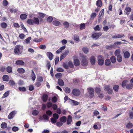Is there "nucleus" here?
I'll return each mask as SVG.
<instances>
[{
  "instance_id": "nucleus-1",
  "label": "nucleus",
  "mask_w": 133,
  "mask_h": 133,
  "mask_svg": "<svg viewBox=\"0 0 133 133\" xmlns=\"http://www.w3.org/2000/svg\"><path fill=\"white\" fill-rule=\"evenodd\" d=\"M23 49V46L20 45H16L14 50V52L18 55L21 53V51Z\"/></svg>"
},
{
  "instance_id": "nucleus-2",
  "label": "nucleus",
  "mask_w": 133,
  "mask_h": 133,
  "mask_svg": "<svg viewBox=\"0 0 133 133\" xmlns=\"http://www.w3.org/2000/svg\"><path fill=\"white\" fill-rule=\"evenodd\" d=\"M81 63L83 66H86L88 65V62L87 57L86 56L84 55L82 56Z\"/></svg>"
},
{
  "instance_id": "nucleus-3",
  "label": "nucleus",
  "mask_w": 133,
  "mask_h": 133,
  "mask_svg": "<svg viewBox=\"0 0 133 133\" xmlns=\"http://www.w3.org/2000/svg\"><path fill=\"white\" fill-rule=\"evenodd\" d=\"M87 90L89 93V97L90 98H93L94 96V90L93 88L89 87L87 89Z\"/></svg>"
},
{
  "instance_id": "nucleus-4",
  "label": "nucleus",
  "mask_w": 133,
  "mask_h": 133,
  "mask_svg": "<svg viewBox=\"0 0 133 133\" xmlns=\"http://www.w3.org/2000/svg\"><path fill=\"white\" fill-rule=\"evenodd\" d=\"M102 35L101 32L94 33L92 35L91 37L94 39H98Z\"/></svg>"
},
{
  "instance_id": "nucleus-5",
  "label": "nucleus",
  "mask_w": 133,
  "mask_h": 133,
  "mask_svg": "<svg viewBox=\"0 0 133 133\" xmlns=\"http://www.w3.org/2000/svg\"><path fill=\"white\" fill-rule=\"evenodd\" d=\"M52 23L54 25L56 26H58L61 24L60 21L59 20H57L56 18L54 19Z\"/></svg>"
},
{
  "instance_id": "nucleus-6",
  "label": "nucleus",
  "mask_w": 133,
  "mask_h": 133,
  "mask_svg": "<svg viewBox=\"0 0 133 133\" xmlns=\"http://www.w3.org/2000/svg\"><path fill=\"white\" fill-rule=\"evenodd\" d=\"M73 94L75 96H79L81 93L80 90L77 89H73L72 91Z\"/></svg>"
},
{
  "instance_id": "nucleus-7",
  "label": "nucleus",
  "mask_w": 133,
  "mask_h": 133,
  "mask_svg": "<svg viewBox=\"0 0 133 133\" xmlns=\"http://www.w3.org/2000/svg\"><path fill=\"white\" fill-rule=\"evenodd\" d=\"M98 58V64L99 65H102L104 63V61L102 58V56L101 55L99 56Z\"/></svg>"
},
{
  "instance_id": "nucleus-8",
  "label": "nucleus",
  "mask_w": 133,
  "mask_h": 133,
  "mask_svg": "<svg viewBox=\"0 0 133 133\" xmlns=\"http://www.w3.org/2000/svg\"><path fill=\"white\" fill-rule=\"evenodd\" d=\"M124 36L125 35L123 34L122 35L117 34L115 35L114 36H113L112 38L115 39L119 38Z\"/></svg>"
},
{
  "instance_id": "nucleus-9",
  "label": "nucleus",
  "mask_w": 133,
  "mask_h": 133,
  "mask_svg": "<svg viewBox=\"0 0 133 133\" xmlns=\"http://www.w3.org/2000/svg\"><path fill=\"white\" fill-rule=\"evenodd\" d=\"M131 11V8L129 6H126L125 9V14L127 15L130 14V12Z\"/></svg>"
},
{
  "instance_id": "nucleus-10",
  "label": "nucleus",
  "mask_w": 133,
  "mask_h": 133,
  "mask_svg": "<svg viewBox=\"0 0 133 133\" xmlns=\"http://www.w3.org/2000/svg\"><path fill=\"white\" fill-rule=\"evenodd\" d=\"M16 113V112L15 111H12L9 115L8 116V119H11L12 118Z\"/></svg>"
},
{
  "instance_id": "nucleus-11",
  "label": "nucleus",
  "mask_w": 133,
  "mask_h": 133,
  "mask_svg": "<svg viewBox=\"0 0 133 133\" xmlns=\"http://www.w3.org/2000/svg\"><path fill=\"white\" fill-rule=\"evenodd\" d=\"M90 62L91 64L92 65H94L95 64L96 60L95 57L93 56L91 57L90 59Z\"/></svg>"
},
{
  "instance_id": "nucleus-12",
  "label": "nucleus",
  "mask_w": 133,
  "mask_h": 133,
  "mask_svg": "<svg viewBox=\"0 0 133 133\" xmlns=\"http://www.w3.org/2000/svg\"><path fill=\"white\" fill-rule=\"evenodd\" d=\"M46 55L50 60L52 59L54 55L51 52H47L46 53Z\"/></svg>"
},
{
  "instance_id": "nucleus-13",
  "label": "nucleus",
  "mask_w": 133,
  "mask_h": 133,
  "mask_svg": "<svg viewBox=\"0 0 133 133\" xmlns=\"http://www.w3.org/2000/svg\"><path fill=\"white\" fill-rule=\"evenodd\" d=\"M72 118L70 115H69L68 116V119L67 122V124H70L72 122Z\"/></svg>"
},
{
  "instance_id": "nucleus-14",
  "label": "nucleus",
  "mask_w": 133,
  "mask_h": 133,
  "mask_svg": "<svg viewBox=\"0 0 133 133\" xmlns=\"http://www.w3.org/2000/svg\"><path fill=\"white\" fill-rule=\"evenodd\" d=\"M58 83L61 86H63L64 85V83L63 80L61 79H59L58 81Z\"/></svg>"
},
{
  "instance_id": "nucleus-15",
  "label": "nucleus",
  "mask_w": 133,
  "mask_h": 133,
  "mask_svg": "<svg viewBox=\"0 0 133 133\" xmlns=\"http://www.w3.org/2000/svg\"><path fill=\"white\" fill-rule=\"evenodd\" d=\"M33 19L34 24H39V20L38 18L34 17Z\"/></svg>"
},
{
  "instance_id": "nucleus-16",
  "label": "nucleus",
  "mask_w": 133,
  "mask_h": 133,
  "mask_svg": "<svg viewBox=\"0 0 133 133\" xmlns=\"http://www.w3.org/2000/svg\"><path fill=\"white\" fill-rule=\"evenodd\" d=\"M16 64L17 65H23L24 64V63L22 60H18L16 61Z\"/></svg>"
},
{
  "instance_id": "nucleus-17",
  "label": "nucleus",
  "mask_w": 133,
  "mask_h": 133,
  "mask_svg": "<svg viewBox=\"0 0 133 133\" xmlns=\"http://www.w3.org/2000/svg\"><path fill=\"white\" fill-rule=\"evenodd\" d=\"M31 39V37H29L24 41V43L25 44H28L30 43V41Z\"/></svg>"
},
{
  "instance_id": "nucleus-18",
  "label": "nucleus",
  "mask_w": 133,
  "mask_h": 133,
  "mask_svg": "<svg viewBox=\"0 0 133 133\" xmlns=\"http://www.w3.org/2000/svg\"><path fill=\"white\" fill-rule=\"evenodd\" d=\"M3 79L4 81H8L9 79V77L6 75H5L3 77Z\"/></svg>"
},
{
  "instance_id": "nucleus-19",
  "label": "nucleus",
  "mask_w": 133,
  "mask_h": 133,
  "mask_svg": "<svg viewBox=\"0 0 133 133\" xmlns=\"http://www.w3.org/2000/svg\"><path fill=\"white\" fill-rule=\"evenodd\" d=\"M27 23L30 25H33L34 24L33 20V19H29L27 21Z\"/></svg>"
},
{
  "instance_id": "nucleus-20",
  "label": "nucleus",
  "mask_w": 133,
  "mask_h": 133,
  "mask_svg": "<svg viewBox=\"0 0 133 133\" xmlns=\"http://www.w3.org/2000/svg\"><path fill=\"white\" fill-rule=\"evenodd\" d=\"M124 56L125 58H128L130 57V54L128 51H126L124 53Z\"/></svg>"
},
{
  "instance_id": "nucleus-21",
  "label": "nucleus",
  "mask_w": 133,
  "mask_h": 133,
  "mask_svg": "<svg viewBox=\"0 0 133 133\" xmlns=\"http://www.w3.org/2000/svg\"><path fill=\"white\" fill-rule=\"evenodd\" d=\"M66 120V118L65 116H63L60 118V120L62 122L65 123Z\"/></svg>"
},
{
  "instance_id": "nucleus-22",
  "label": "nucleus",
  "mask_w": 133,
  "mask_h": 133,
  "mask_svg": "<svg viewBox=\"0 0 133 133\" xmlns=\"http://www.w3.org/2000/svg\"><path fill=\"white\" fill-rule=\"evenodd\" d=\"M74 63L75 66H77L79 65L80 62L78 59H76L74 60Z\"/></svg>"
},
{
  "instance_id": "nucleus-23",
  "label": "nucleus",
  "mask_w": 133,
  "mask_h": 133,
  "mask_svg": "<svg viewBox=\"0 0 133 133\" xmlns=\"http://www.w3.org/2000/svg\"><path fill=\"white\" fill-rule=\"evenodd\" d=\"M97 123L98 124L97 125H98V126L96 124H95L93 126L94 128L96 129H100L101 128V124L99 123V122H98Z\"/></svg>"
},
{
  "instance_id": "nucleus-24",
  "label": "nucleus",
  "mask_w": 133,
  "mask_h": 133,
  "mask_svg": "<svg viewBox=\"0 0 133 133\" xmlns=\"http://www.w3.org/2000/svg\"><path fill=\"white\" fill-rule=\"evenodd\" d=\"M48 96L46 94H44L43 96V100L44 102H46Z\"/></svg>"
},
{
  "instance_id": "nucleus-25",
  "label": "nucleus",
  "mask_w": 133,
  "mask_h": 133,
  "mask_svg": "<svg viewBox=\"0 0 133 133\" xmlns=\"http://www.w3.org/2000/svg\"><path fill=\"white\" fill-rule=\"evenodd\" d=\"M6 71L9 73H11L12 72V68L10 66H8L6 68Z\"/></svg>"
},
{
  "instance_id": "nucleus-26",
  "label": "nucleus",
  "mask_w": 133,
  "mask_h": 133,
  "mask_svg": "<svg viewBox=\"0 0 133 133\" xmlns=\"http://www.w3.org/2000/svg\"><path fill=\"white\" fill-rule=\"evenodd\" d=\"M9 91H8L5 92L3 94L2 98H4L8 96L9 95Z\"/></svg>"
},
{
  "instance_id": "nucleus-27",
  "label": "nucleus",
  "mask_w": 133,
  "mask_h": 133,
  "mask_svg": "<svg viewBox=\"0 0 133 133\" xmlns=\"http://www.w3.org/2000/svg\"><path fill=\"white\" fill-rule=\"evenodd\" d=\"M121 53V50L120 49H117L116 50L115 52V55L116 56H117L120 55V54Z\"/></svg>"
},
{
  "instance_id": "nucleus-28",
  "label": "nucleus",
  "mask_w": 133,
  "mask_h": 133,
  "mask_svg": "<svg viewBox=\"0 0 133 133\" xmlns=\"http://www.w3.org/2000/svg\"><path fill=\"white\" fill-rule=\"evenodd\" d=\"M110 59L112 63H115L116 62V58L114 56L111 57L110 58Z\"/></svg>"
},
{
  "instance_id": "nucleus-29",
  "label": "nucleus",
  "mask_w": 133,
  "mask_h": 133,
  "mask_svg": "<svg viewBox=\"0 0 133 133\" xmlns=\"http://www.w3.org/2000/svg\"><path fill=\"white\" fill-rule=\"evenodd\" d=\"M31 77L33 81L35 80L36 79V75L33 71H32Z\"/></svg>"
},
{
  "instance_id": "nucleus-30",
  "label": "nucleus",
  "mask_w": 133,
  "mask_h": 133,
  "mask_svg": "<svg viewBox=\"0 0 133 133\" xmlns=\"http://www.w3.org/2000/svg\"><path fill=\"white\" fill-rule=\"evenodd\" d=\"M111 64V62L109 59H107L105 60V64L106 65L109 66Z\"/></svg>"
},
{
  "instance_id": "nucleus-31",
  "label": "nucleus",
  "mask_w": 133,
  "mask_h": 133,
  "mask_svg": "<svg viewBox=\"0 0 133 133\" xmlns=\"http://www.w3.org/2000/svg\"><path fill=\"white\" fill-rule=\"evenodd\" d=\"M63 25L64 27L66 29L68 28L69 26V23L67 22H65L63 23Z\"/></svg>"
},
{
  "instance_id": "nucleus-32",
  "label": "nucleus",
  "mask_w": 133,
  "mask_h": 133,
  "mask_svg": "<svg viewBox=\"0 0 133 133\" xmlns=\"http://www.w3.org/2000/svg\"><path fill=\"white\" fill-rule=\"evenodd\" d=\"M96 4L98 6L101 7L102 5V2L101 0H98L97 1Z\"/></svg>"
},
{
  "instance_id": "nucleus-33",
  "label": "nucleus",
  "mask_w": 133,
  "mask_h": 133,
  "mask_svg": "<svg viewBox=\"0 0 133 133\" xmlns=\"http://www.w3.org/2000/svg\"><path fill=\"white\" fill-rule=\"evenodd\" d=\"M17 71L19 73H23L25 72V71L24 69L22 68H18Z\"/></svg>"
},
{
  "instance_id": "nucleus-34",
  "label": "nucleus",
  "mask_w": 133,
  "mask_h": 133,
  "mask_svg": "<svg viewBox=\"0 0 133 133\" xmlns=\"http://www.w3.org/2000/svg\"><path fill=\"white\" fill-rule=\"evenodd\" d=\"M22 20H24L27 17V16L25 14H22L20 16Z\"/></svg>"
},
{
  "instance_id": "nucleus-35",
  "label": "nucleus",
  "mask_w": 133,
  "mask_h": 133,
  "mask_svg": "<svg viewBox=\"0 0 133 133\" xmlns=\"http://www.w3.org/2000/svg\"><path fill=\"white\" fill-rule=\"evenodd\" d=\"M82 50L85 54L88 53L89 52L88 48L86 47L83 48Z\"/></svg>"
},
{
  "instance_id": "nucleus-36",
  "label": "nucleus",
  "mask_w": 133,
  "mask_h": 133,
  "mask_svg": "<svg viewBox=\"0 0 133 133\" xmlns=\"http://www.w3.org/2000/svg\"><path fill=\"white\" fill-rule=\"evenodd\" d=\"M126 87L127 89H131L132 88L133 85L132 84H129L127 85Z\"/></svg>"
},
{
  "instance_id": "nucleus-37",
  "label": "nucleus",
  "mask_w": 133,
  "mask_h": 133,
  "mask_svg": "<svg viewBox=\"0 0 133 133\" xmlns=\"http://www.w3.org/2000/svg\"><path fill=\"white\" fill-rule=\"evenodd\" d=\"M1 127L2 128H5L7 127L6 123L5 122H3L1 125Z\"/></svg>"
},
{
  "instance_id": "nucleus-38",
  "label": "nucleus",
  "mask_w": 133,
  "mask_h": 133,
  "mask_svg": "<svg viewBox=\"0 0 133 133\" xmlns=\"http://www.w3.org/2000/svg\"><path fill=\"white\" fill-rule=\"evenodd\" d=\"M1 27L3 28H5L7 26V24L5 22H3L1 23Z\"/></svg>"
},
{
  "instance_id": "nucleus-39",
  "label": "nucleus",
  "mask_w": 133,
  "mask_h": 133,
  "mask_svg": "<svg viewBox=\"0 0 133 133\" xmlns=\"http://www.w3.org/2000/svg\"><path fill=\"white\" fill-rule=\"evenodd\" d=\"M39 15L38 17L43 18L45 15V14L39 12L38 14Z\"/></svg>"
},
{
  "instance_id": "nucleus-40",
  "label": "nucleus",
  "mask_w": 133,
  "mask_h": 133,
  "mask_svg": "<svg viewBox=\"0 0 133 133\" xmlns=\"http://www.w3.org/2000/svg\"><path fill=\"white\" fill-rule=\"evenodd\" d=\"M117 56V59L118 61L119 62H121L122 60L121 56V55H120Z\"/></svg>"
},
{
  "instance_id": "nucleus-41",
  "label": "nucleus",
  "mask_w": 133,
  "mask_h": 133,
  "mask_svg": "<svg viewBox=\"0 0 133 133\" xmlns=\"http://www.w3.org/2000/svg\"><path fill=\"white\" fill-rule=\"evenodd\" d=\"M133 126L132 124V123H128L126 125V127L128 128H131Z\"/></svg>"
},
{
  "instance_id": "nucleus-42",
  "label": "nucleus",
  "mask_w": 133,
  "mask_h": 133,
  "mask_svg": "<svg viewBox=\"0 0 133 133\" xmlns=\"http://www.w3.org/2000/svg\"><path fill=\"white\" fill-rule=\"evenodd\" d=\"M119 86L117 85H115L114 86L113 89L115 91H117L119 89Z\"/></svg>"
},
{
  "instance_id": "nucleus-43",
  "label": "nucleus",
  "mask_w": 133,
  "mask_h": 133,
  "mask_svg": "<svg viewBox=\"0 0 133 133\" xmlns=\"http://www.w3.org/2000/svg\"><path fill=\"white\" fill-rule=\"evenodd\" d=\"M96 14L95 13H92L91 15V19H93L94 18L96 17Z\"/></svg>"
},
{
  "instance_id": "nucleus-44",
  "label": "nucleus",
  "mask_w": 133,
  "mask_h": 133,
  "mask_svg": "<svg viewBox=\"0 0 133 133\" xmlns=\"http://www.w3.org/2000/svg\"><path fill=\"white\" fill-rule=\"evenodd\" d=\"M53 20V17L51 16H50L49 17L47 18V21L48 22L50 23Z\"/></svg>"
},
{
  "instance_id": "nucleus-45",
  "label": "nucleus",
  "mask_w": 133,
  "mask_h": 133,
  "mask_svg": "<svg viewBox=\"0 0 133 133\" xmlns=\"http://www.w3.org/2000/svg\"><path fill=\"white\" fill-rule=\"evenodd\" d=\"M70 88L66 87L64 91L67 93H69L70 92Z\"/></svg>"
},
{
  "instance_id": "nucleus-46",
  "label": "nucleus",
  "mask_w": 133,
  "mask_h": 133,
  "mask_svg": "<svg viewBox=\"0 0 133 133\" xmlns=\"http://www.w3.org/2000/svg\"><path fill=\"white\" fill-rule=\"evenodd\" d=\"M71 101L73 103V104L74 105H78L79 104L78 102L76 101H75L72 100H71Z\"/></svg>"
},
{
  "instance_id": "nucleus-47",
  "label": "nucleus",
  "mask_w": 133,
  "mask_h": 133,
  "mask_svg": "<svg viewBox=\"0 0 133 133\" xmlns=\"http://www.w3.org/2000/svg\"><path fill=\"white\" fill-rule=\"evenodd\" d=\"M19 90L22 91H24L26 90V89L23 87H20L18 88Z\"/></svg>"
},
{
  "instance_id": "nucleus-48",
  "label": "nucleus",
  "mask_w": 133,
  "mask_h": 133,
  "mask_svg": "<svg viewBox=\"0 0 133 133\" xmlns=\"http://www.w3.org/2000/svg\"><path fill=\"white\" fill-rule=\"evenodd\" d=\"M38 113V111L37 110H34L32 111V114L34 116H36Z\"/></svg>"
},
{
  "instance_id": "nucleus-49",
  "label": "nucleus",
  "mask_w": 133,
  "mask_h": 133,
  "mask_svg": "<svg viewBox=\"0 0 133 133\" xmlns=\"http://www.w3.org/2000/svg\"><path fill=\"white\" fill-rule=\"evenodd\" d=\"M39 48L43 50H45L46 48V46L44 45H41L39 46Z\"/></svg>"
},
{
  "instance_id": "nucleus-50",
  "label": "nucleus",
  "mask_w": 133,
  "mask_h": 133,
  "mask_svg": "<svg viewBox=\"0 0 133 133\" xmlns=\"http://www.w3.org/2000/svg\"><path fill=\"white\" fill-rule=\"evenodd\" d=\"M128 81L127 80H124L122 83V86L123 87H124L125 86L126 84L127 83Z\"/></svg>"
},
{
  "instance_id": "nucleus-51",
  "label": "nucleus",
  "mask_w": 133,
  "mask_h": 133,
  "mask_svg": "<svg viewBox=\"0 0 133 133\" xmlns=\"http://www.w3.org/2000/svg\"><path fill=\"white\" fill-rule=\"evenodd\" d=\"M20 25L21 28L25 32L27 31V30H26V28L24 27L23 24L22 23Z\"/></svg>"
},
{
  "instance_id": "nucleus-52",
  "label": "nucleus",
  "mask_w": 133,
  "mask_h": 133,
  "mask_svg": "<svg viewBox=\"0 0 133 133\" xmlns=\"http://www.w3.org/2000/svg\"><path fill=\"white\" fill-rule=\"evenodd\" d=\"M69 66L71 68H73L74 67L73 63L71 61H69L68 63Z\"/></svg>"
},
{
  "instance_id": "nucleus-53",
  "label": "nucleus",
  "mask_w": 133,
  "mask_h": 133,
  "mask_svg": "<svg viewBox=\"0 0 133 133\" xmlns=\"http://www.w3.org/2000/svg\"><path fill=\"white\" fill-rule=\"evenodd\" d=\"M63 66L65 69H67L69 68V65L65 63H64L63 64Z\"/></svg>"
},
{
  "instance_id": "nucleus-54",
  "label": "nucleus",
  "mask_w": 133,
  "mask_h": 133,
  "mask_svg": "<svg viewBox=\"0 0 133 133\" xmlns=\"http://www.w3.org/2000/svg\"><path fill=\"white\" fill-rule=\"evenodd\" d=\"M104 9H103L101 10L100 13H99V16L100 17L103 15V14H104Z\"/></svg>"
},
{
  "instance_id": "nucleus-55",
  "label": "nucleus",
  "mask_w": 133,
  "mask_h": 133,
  "mask_svg": "<svg viewBox=\"0 0 133 133\" xmlns=\"http://www.w3.org/2000/svg\"><path fill=\"white\" fill-rule=\"evenodd\" d=\"M85 24L84 23L81 24L80 26V29L82 30L85 29Z\"/></svg>"
},
{
  "instance_id": "nucleus-56",
  "label": "nucleus",
  "mask_w": 133,
  "mask_h": 133,
  "mask_svg": "<svg viewBox=\"0 0 133 133\" xmlns=\"http://www.w3.org/2000/svg\"><path fill=\"white\" fill-rule=\"evenodd\" d=\"M114 47V45H110L107 46H106V48L107 49H110L112 48H113Z\"/></svg>"
},
{
  "instance_id": "nucleus-57",
  "label": "nucleus",
  "mask_w": 133,
  "mask_h": 133,
  "mask_svg": "<svg viewBox=\"0 0 133 133\" xmlns=\"http://www.w3.org/2000/svg\"><path fill=\"white\" fill-rule=\"evenodd\" d=\"M94 29L95 31H99L100 30V28L99 27V26L98 25H97L94 28Z\"/></svg>"
},
{
  "instance_id": "nucleus-58",
  "label": "nucleus",
  "mask_w": 133,
  "mask_h": 133,
  "mask_svg": "<svg viewBox=\"0 0 133 133\" xmlns=\"http://www.w3.org/2000/svg\"><path fill=\"white\" fill-rule=\"evenodd\" d=\"M52 100L53 102L55 103L57 101V99L56 97L54 96L52 98Z\"/></svg>"
},
{
  "instance_id": "nucleus-59",
  "label": "nucleus",
  "mask_w": 133,
  "mask_h": 133,
  "mask_svg": "<svg viewBox=\"0 0 133 133\" xmlns=\"http://www.w3.org/2000/svg\"><path fill=\"white\" fill-rule=\"evenodd\" d=\"M43 117L44 119L45 120H47L49 118V117L45 114L43 115Z\"/></svg>"
},
{
  "instance_id": "nucleus-60",
  "label": "nucleus",
  "mask_w": 133,
  "mask_h": 133,
  "mask_svg": "<svg viewBox=\"0 0 133 133\" xmlns=\"http://www.w3.org/2000/svg\"><path fill=\"white\" fill-rule=\"evenodd\" d=\"M95 92H96V93L98 94V93L100 92L101 91V89L99 88H96L95 89Z\"/></svg>"
},
{
  "instance_id": "nucleus-61",
  "label": "nucleus",
  "mask_w": 133,
  "mask_h": 133,
  "mask_svg": "<svg viewBox=\"0 0 133 133\" xmlns=\"http://www.w3.org/2000/svg\"><path fill=\"white\" fill-rule=\"evenodd\" d=\"M18 130V128L16 127H14L12 128V130L14 131H17Z\"/></svg>"
},
{
  "instance_id": "nucleus-62",
  "label": "nucleus",
  "mask_w": 133,
  "mask_h": 133,
  "mask_svg": "<svg viewBox=\"0 0 133 133\" xmlns=\"http://www.w3.org/2000/svg\"><path fill=\"white\" fill-rule=\"evenodd\" d=\"M53 116L54 117L53 118L56 119L58 118L59 116L57 114H56L55 113L53 114Z\"/></svg>"
},
{
  "instance_id": "nucleus-63",
  "label": "nucleus",
  "mask_w": 133,
  "mask_h": 133,
  "mask_svg": "<svg viewBox=\"0 0 133 133\" xmlns=\"http://www.w3.org/2000/svg\"><path fill=\"white\" fill-rule=\"evenodd\" d=\"M51 122L53 123H55L57 121L56 119L53 118H51Z\"/></svg>"
},
{
  "instance_id": "nucleus-64",
  "label": "nucleus",
  "mask_w": 133,
  "mask_h": 133,
  "mask_svg": "<svg viewBox=\"0 0 133 133\" xmlns=\"http://www.w3.org/2000/svg\"><path fill=\"white\" fill-rule=\"evenodd\" d=\"M46 114L48 116H51L52 114V112L50 110H48L46 112Z\"/></svg>"
}]
</instances>
